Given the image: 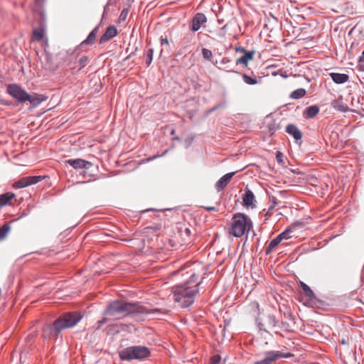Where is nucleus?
Returning a JSON list of instances; mask_svg holds the SVG:
<instances>
[{
  "mask_svg": "<svg viewBox=\"0 0 364 364\" xmlns=\"http://www.w3.org/2000/svg\"><path fill=\"white\" fill-rule=\"evenodd\" d=\"M191 273V279L185 284L176 286L173 289V299L181 308L188 307L193 304L195 296L198 293V286L200 284L197 282L198 276L195 273Z\"/></svg>",
  "mask_w": 364,
  "mask_h": 364,
  "instance_id": "1",
  "label": "nucleus"
},
{
  "mask_svg": "<svg viewBox=\"0 0 364 364\" xmlns=\"http://www.w3.org/2000/svg\"><path fill=\"white\" fill-rule=\"evenodd\" d=\"M148 311L136 303L114 301L109 304L104 314L112 319H119L130 314H145Z\"/></svg>",
  "mask_w": 364,
  "mask_h": 364,
  "instance_id": "2",
  "label": "nucleus"
},
{
  "mask_svg": "<svg viewBox=\"0 0 364 364\" xmlns=\"http://www.w3.org/2000/svg\"><path fill=\"white\" fill-rule=\"evenodd\" d=\"M82 318L79 312H69L56 319L52 325L43 328L46 336H57L61 331L75 326Z\"/></svg>",
  "mask_w": 364,
  "mask_h": 364,
  "instance_id": "3",
  "label": "nucleus"
},
{
  "mask_svg": "<svg viewBox=\"0 0 364 364\" xmlns=\"http://www.w3.org/2000/svg\"><path fill=\"white\" fill-rule=\"evenodd\" d=\"M253 228L251 218L242 213H237L232 217L229 224L228 233L235 237H241Z\"/></svg>",
  "mask_w": 364,
  "mask_h": 364,
  "instance_id": "4",
  "label": "nucleus"
},
{
  "mask_svg": "<svg viewBox=\"0 0 364 364\" xmlns=\"http://www.w3.org/2000/svg\"><path fill=\"white\" fill-rule=\"evenodd\" d=\"M149 348L141 346H130L119 352V357L123 360H141L149 357Z\"/></svg>",
  "mask_w": 364,
  "mask_h": 364,
  "instance_id": "5",
  "label": "nucleus"
},
{
  "mask_svg": "<svg viewBox=\"0 0 364 364\" xmlns=\"http://www.w3.org/2000/svg\"><path fill=\"white\" fill-rule=\"evenodd\" d=\"M7 92L21 103L26 102L28 92L16 84L9 85Z\"/></svg>",
  "mask_w": 364,
  "mask_h": 364,
  "instance_id": "6",
  "label": "nucleus"
},
{
  "mask_svg": "<svg viewBox=\"0 0 364 364\" xmlns=\"http://www.w3.org/2000/svg\"><path fill=\"white\" fill-rule=\"evenodd\" d=\"M43 179V176H26L21 178L18 181H16L13 184V187L15 188H22L31 185L36 184Z\"/></svg>",
  "mask_w": 364,
  "mask_h": 364,
  "instance_id": "7",
  "label": "nucleus"
},
{
  "mask_svg": "<svg viewBox=\"0 0 364 364\" xmlns=\"http://www.w3.org/2000/svg\"><path fill=\"white\" fill-rule=\"evenodd\" d=\"M291 355L290 353L284 354L279 351H269L265 353V357L263 360L257 361L254 364H272L279 358H288Z\"/></svg>",
  "mask_w": 364,
  "mask_h": 364,
  "instance_id": "8",
  "label": "nucleus"
},
{
  "mask_svg": "<svg viewBox=\"0 0 364 364\" xmlns=\"http://www.w3.org/2000/svg\"><path fill=\"white\" fill-rule=\"evenodd\" d=\"M242 205L246 208H255L257 205V200L253 192L246 188L245 189V193L242 196Z\"/></svg>",
  "mask_w": 364,
  "mask_h": 364,
  "instance_id": "9",
  "label": "nucleus"
},
{
  "mask_svg": "<svg viewBox=\"0 0 364 364\" xmlns=\"http://www.w3.org/2000/svg\"><path fill=\"white\" fill-rule=\"evenodd\" d=\"M65 164L70 165L75 169L89 168L92 166L91 162L82 159H68L65 161Z\"/></svg>",
  "mask_w": 364,
  "mask_h": 364,
  "instance_id": "10",
  "label": "nucleus"
},
{
  "mask_svg": "<svg viewBox=\"0 0 364 364\" xmlns=\"http://www.w3.org/2000/svg\"><path fill=\"white\" fill-rule=\"evenodd\" d=\"M235 172L226 173L218 180L215 184V188L218 192L223 191L228 186Z\"/></svg>",
  "mask_w": 364,
  "mask_h": 364,
  "instance_id": "11",
  "label": "nucleus"
},
{
  "mask_svg": "<svg viewBox=\"0 0 364 364\" xmlns=\"http://www.w3.org/2000/svg\"><path fill=\"white\" fill-rule=\"evenodd\" d=\"M46 100L47 97H46L43 95H40L37 93H33L32 95H29L28 93L26 97V102H29L33 107L38 106L41 102L46 101Z\"/></svg>",
  "mask_w": 364,
  "mask_h": 364,
  "instance_id": "12",
  "label": "nucleus"
},
{
  "mask_svg": "<svg viewBox=\"0 0 364 364\" xmlns=\"http://www.w3.org/2000/svg\"><path fill=\"white\" fill-rule=\"evenodd\" d=\"M117 34V28L113 26H109L105 33L101 36L100 39V43H104L109 40H111L112 38H114Z\"/></svg>",
  "mask_w": 364,
  "mask_h": 364,
  "instance_id": "13",
  "label": "nucleus"
},
{
  "mask_svg": "<svg viewBox=\"0 0 364 364\" xmlns=\"http://www.w3.org/2000/svg\"><path fill=\"white\" fill-rule=\"evenodd\" d=\"M47 33V29L44 26H38L33 30V40L41 41L44 39Z\"/></svg>",
  "mask_w": 364,
  "mask_h": 364,
  "instance_id": "14",
  "label": "nucleus"
},
{
  "mask_svg": "<svg viewBox=\"0 0 364 364\" xmlns=\"http://www.w3.org/2000/svg\"><path fill=\"white\" fill-rule=\"evenodd\" d=\"M286 132L293 136V137L296 140H301L302 138V133L298 129V127L294 124H289L286 128Z\"/></svg>",
  "mask_w": 364,
  "mask_h": 364,
  "instance_id": "15",
  "label": "nucleus"
},
{
  "mask_svg": "<svg viewBox=\"0 0 364 364\" xmlns=\"http://www.w3.org/2000/svg\"><path fill=\"white\" fill-rule=\"evenodd\" d=\"M331 79L335 83L342 84L348 81L349 76L344 73H330Z\"/></svg>",
  "mask_w": 364,
  "mask_h": 364,
  "instance_id": "16",
  "label": "nucleus"
},
{
  "mask_svg": "<svg viewBox=\"0 0 364 364\" xmlns=\"http://www.w3.org/2000/svg\"><path fill=\"white\" fill-rule=\"evenodd\" d=\"M15 198V194L11 192L0 195V208L10 205L11 200Z\"/></svg>",
  "mask_w": 364,
  "mask_h": 364,
  "instance_id": "17",
  "label": "nucleus"
},
{
  "mask_svg": "<svg viewBox=\"0 0 364 364\" xmlns=\"http://www.w3.org/2000/svg\"><path fill=\"white\" fill-rule=\"evenodd\" d=\"M331 105L336 110L343 112H346L348 110V107L343 105L342 96H340L336 100H333Z\"/></svg>",
  "mask_w": 364,
  "mask_h": 364,
  "instance_id": "18",
  "label": "nucleus"
},
{
  "mask_svg": "<svg viewBox=\"0 0 364 364\" xmlns=\"http://www.w3.org/2000/svg\"><path fill=\"white\" fill-rule=\"evenodd\" d=\"M98 33V27L94 28L89 34L87 38L81 43V45H92L95 43Z\"/></svg>",
  "mask_w": 364,
  "mask_h": 364,
  "instance_id": "19",
  "label": "nucleus"
},
{
  "mask_svg": "<svg viewBox=\"0 0 364 364\" xmlns=\"http://www.w3.org/2000/svg\"><path fill=\"white\" fill-rule=\"evenodd\" d=\"M254 52L245 51V55L237 58L236 60L237 64L247 65L249 60L253 58Z\"/></svg>",
  "mask_w": 364,
  "mask_h": 364,
  "instance_id": "20",
  "label": "nucleus"
},
{
  "mask_svg": "<svg viewBox=\"0 0 364 364\" xmlns=\"http://www.w3.org/2000/svg\"><path fill=\"white\" fill-rule=\"evenodd\" d=\"M318 112L319 108L317 106H310L305 109L304 116L306 118H313L318 113Z\"/></svg>",
  "mask_w": 364,
  "mask_h": 364,
  "instance_id": "21",
  "label": "nucleus"
},
{
  "mask_svg": "<svg viewBox=\"0 0 364 364\" xmlns=\"http://www.w3.org/2000/svg\"><path fill=\"white\" fill-rule=\"evenodd\" d=\"M282 240L279 236L273 239L266 249V254L268 255L271 253L278 246Z\"/></svg>",
  "mask_w": 364,
  "mask_h": 364,
  "instance_id": "22",
  "label": "nucleus"
},
{
  "mask_svg": "<svg viewBox=\"0 0 364 364\" xmlns=\"http://www.w3.org/2000/svg\"><path fill=\"white\" fill-rule=\"evenodd\" d=\"M300 286L302 288L306 296H308L310 299H313L315 297L314 291L306 284H305L304 282H300Z\"/></svg>",
  "mask_w": 364,
  "mask_h": 364,
  "instance_id": "23",
  "label": "nucleus"
},
{
  "mask_svg": "<svg viewBox=\"0 0 364 364\" xmlns=\"http://www.w3.org/2000/svg\"><path fill=\"white\" fill-rule=\"evenodd\" d=\"M207 18L203 14L198 13L193 18L191 23H205Z\"/></svg>",
  "mask_w": 364,
  "mask_h": 364,
  "instance_id": "24",
  "label": "nucleus"
},
{
  "mask_svg": "<svg viewBox=\"0 0 364 364\" xmlns=\"http://www.w3.org/2000/svg\"><path fill=\"white\" fill-rule=\"evenodd\" d=\"M306 94V90L303 88L297 89L294 90L291 94V97L294 99H299L304 97Z\"/></svg>",
  "mask_w": 364,
  "mask_h": 364,
  "instance_id": "25",
  "label": "nucleus"
},
{
  "mask_svg": "<svg viewBox=\"0 0 364 364\" xmlns=\"http://www.w3.org/2000/svg\"><path fill=\"white\" fill-rule=\"evenodd\" d=\"M9 230L10 227L7 224L4 225L0 228V240H4L6 237Z\"/></svg>",
  "mask_w": 364,
  "mask_h": 364,
  "instance_id": "26",
  "label": "nucleus"
},
{
  "mask_svg": "<svg viewBox=\"0 0 364 364\" xmlns=\"http://www.w3.org/2000/svg\"><path fill=\"white\" fill-rule=\"evenodd\" d=\"M202 55H203V57L208 60H211L213 58V53H212L211 50H210L207 48L202 49Z\"/></svg>",
  "mask_w": 364,
  "mask_h": 364,
  "instance_id": "27",
  "label": "nucleus"
},
{
  "mask_svg": "<svg viewBox=\"0 0 364 364\" xmlns=\"http://www.w3.org/2000/svg\"><path fill=\"white\" fill-rule=\"evenodd\" d=\"M129 12V9H127V8L124 9L122 11V12L119 16V19H118L119 22L125 21L127 20Z\"/></svg>",
  "mask_w": 364,
  "mask_h": 364,
  "instance_id": "28",
  "label": "nucleus"
},
{
  "mask_svg": "<svg viewBox=\"0 0 364 364\" xmlns=\"http://www.w3.org/2000/svg\"><path fill=\"white\" fill-rule=\"evenodd\" d=\"M292 231L291 229H287L285 231H284L283 232H282L281 234H279L278 236L282 239V240H284V239H289V238H291V234Z\"/></svg>",
  "mask_w": 364,
  "mask_h": 364,
  "instance_id": "29",
  "label": "nucleus"
},
{
  "mask_svg": "<svg viewBox=\"0 0 364 364\" xmlns=\"http://www.w3.org/2000/svg\"><path fill=\"white\" fill-rule=\"evenodd\" d=\"M242 78L244 82L248 85H255L257 82L256 79L252 78L251 77L247 75H244Z\"/></svg>",
  "mask_w": 364,
  "mask_h": 364,
  "instance_id": "30",
  "label": "nucleus"
},
{
  "mask_svg": "<svg viewBox=\"0 0 364 364\" xmlns=\"http://www.w3.org/2000/svg\"><path fill=\"white\" fill-rule=\"evenodd\" d=\"M268 321L269 322V323L272 326H276L278 325L279 323V321L276 319V318L274 316H269L268 317Z\"/></svg>",
  "mask_w": 364,
  "mask_h": 364,
  "instance_id": "31",
  "label": "nucleus"
},
{
  "mask_svg": "<svg viewBox=\"0 0 364 364\" xmlns=\"http://www.w3.org/2000/svg\"><path fill=\"white\" fill-rule=\"evenodd\" d=\"M272 205L269 206V210H268V211H267V214H266V215H271L270 211L274 208V207L276 206V205H277V204H278V203L276 201V199H275L274 197H273V198H272Z\"/></svg>",
  "mask_w": 364,
  "mask_h": 364,
  "instance_id": "32",
  "label": "nucleus"
},
{
  "mask_svg": "<svg viewBox=\"0 0 364 364\" xmlns=\"http://www.w3.org/2000/svg\"><path fill=\"white\" fill-rule=\"evenodd\" d=\"M87 62H88V58L86 56H82L79 60V63H80L81 68L85 67L87 65Z\"/></svg>",
  "mask_w": 364,
  "mask_h": 364,
  "instance_id": "33",
  "label": "nucleus"
},
{
  "mask_svg": "<svg viewBox=\"0 0 364 364\" xmlns=\"http://www.w3.org/2000/svg\"><path fill=\"white\" fill-rule=\"evenodd\" d=\"M220 361V356L218 355H215L212 357L211 358V363L212 364H219Z\"/></svg>",
  "mask_w": 364,
  "mask_h": 364,
  "instance_id": "34",
  "label": "nucleus"
},
{
  "mask_svg": "<svg viewBox=\"0 0 364 364\" xmlns=\"http://www.w3.org/2000/svg\"><path fill=\"white\" fill-rule=\"evenodd\" d=\"M147 55H148V58H149V60L146 61V63L148 64V65L151 63V60H152V57H153V49H149L148 50V53H147Z\"/></svg>",
  "mask_w": 364,
  "mask_h": 364,
  "instance_id": "35",
  "label": "nucleus"
},
{
  "mask_svg": "<svg viewBox=\"0 0 364 364\" xmlns=\"http://www.w3.org/2000/svg\"><path fill=\"white\" fill-rule=\"evenodd\" d=\"M44 1L45 0H34L35 4L39 8L43 6Z\"/></svg>",
  "mask_w": 364,
  "mask_h": 364,
  "instance_id": "36",
  "label": "nucleus"
},
{
  "mask_svg": "<svg viewBox=\"0 0 364 364\" xmlns=\"http://www.w3.org/2000/svg\"><path fill=\"white\" fill-rule=\"evenodd\" d=\"M200 24H192L191 29L193 31H197L200 29Z\"/></svg>",
  "mask_w": 364,
  "mask_h": 364,
  "instance_id": "37",
  "label": "nucleus"
},
{
  "mask_svg": "<svg viewBox=\"0 0 364 364\" xmlns=\"http://www.w3.org/2000/svg\"><path fill=\"white\" fill-rule=\"evenodd\" d=\"M203 208L208 211H217V208L214 206H204Z\"/></svg>",
  "mask_w": 364,
  "mask_h": 364,
  "instance_id": "38",
  "label": "nucleus"
},
{
  "mask_svg": "<svg viewBox=\"0 0 364 364\" xmlns=\"http://www.w3.org/2000/svg\"><path fill=\"white\" fill-rule=\"evenodd\" d=\"M107 318H102V320L99 321H98V328H100L102 325L105 324V323H107Z\"/></svg>",
  "mask_w": 364,
  "mask_h": 364,
  "instance_id": "39",
  "label": "nucleus"
},
{
  "mask_svg": "<svg viewBox=\"0 0 364 364\" xmlns=\"http://www.w3.org/2000/svg\"><path fill=\"white\" fill-rule=\"evenodd\" d=\"M161 45H163V44L168 45L169 43H168V40L167 39V38H161Z\"/></svg>",
  "mask_w": 364,
  "mask_h": 364,
  "instance_id": "40",
  "label": "nucleus"
},
{
  "mask_svg": "<svg viewBox=\"0 0 364 364\" xmlns=\"http://www.w3.org/2000/svg\"><path fill=\"white\" fill-rule=\"evenodd\" d=\"M277 159L278 160L279 162H282V154L280 152H279L277 155Z\"/></svg>",
  "mask_w": 364,
  "mask_h": 364,
  "instance_id": "41",
  "label": "nucleus"
},
{
  "mask_svg": "<svg viewBox=\"0 0 364 364\" xmlns=\"http://www.w3.org/2000/svg\"><path fill=\"white\" fill-rule=\"evenodd\" d=\"M184 234L188 237L190 236L191 230L188 228H186L184 230Z\"/></svg>",
  "mask_w": 364,
  "mask_h": 364,
  "instance_id": "42",
  "label": "nucleus"
},
{
  "mask_svg": "<svg viewBox=\"0 0 364 364\" xmlns=\"http://www.w3.org/2000/svg\"><path fill=\"white\" fill-rule=\"evenodd\" d=\"M179 272H180V270L173 272H171V275H172V276L176 275Z\"/></svg>",
  "mask_w": 364,
  "mask_h": 364,
  "instance_id": "43",
  "label": "nucleus"
},
{
  "mask_svg": "<svg viewBox=\"0 0 364 364\" xmlns=\"http://www.w3.org/2000/svg\"><path fill=\"white\" fill-rule=\"evenodd\" d=\"M174 134H175V130H172L171 132V134L173 135Z\"/></svg>",
  "mask_w": 364,
  "mask_h": 364,
  "instance_id": "44",
  "label": "nucleus"
},
{
  "mask_svg": "<svg viewBox=\"0 0 364 364\" xmlns=\"http://www.w3.org/2000/svg\"><path fill=\"white\" fill-rule=\"evenodd\" d=\"M174 140H179V138L178 136H176L173 138Z\"/></svg>",
  "mask_w": 364,
  "mask_h": 364,
  "instance_id": "45",
  "label": "nucleus"
},
{
  "mask_svg": "<svg viewBox=\"0 0 364 364\" xmlns=\"http://www.w3.org/2000/svg\"><path fill=\"white\" fill-rule=\"evenodd\" d=\"M352 31H353V29H351V30L350 31L349 34H350V33H352Z\"/></svg>",
  "mask_w": 364,
  "mask_h": 364,
  "instance_id": "46",
  "label": "nucleus"
}]
</instances>
